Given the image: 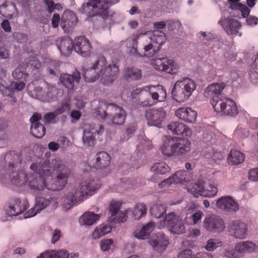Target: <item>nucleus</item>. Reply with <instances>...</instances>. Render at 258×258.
I'll list each match as a JSON object with an SVG mask.
<instances>
[{"mask_svg":"<svg viewBox=\"0 0 258 258\" xmlns=\"http://www.w3.org/2000/svg\"><path fill=\"white\" fill-rule=\"evenodd\" d=\"M56 45L61 53L65 56L69 55L74 48L73 40L69 37L57 39Z\"/></svg>","mask_w":258,"mask_h":258,"instance_id":"nucleus-29","label":"nucleus"},{"mask_svg":"<svg viewBox=\"0 0 258 258\" xmlns=\"http://www.w3.org/2000/svg\"><path fill=\"white\" fill-rule=\"evenodd\" d=\"M257 248L256 245L251 241L240 242L235 246V250L240 254L254 252Z\"/></svg>","mask_w":258,"mask_h":258,"instance_id":"nucleus-32","label":"nucleus"},{"mask_svg":"<svg viewBox=\"0 0 258 258\" xmlns=\"http://www.w3.org/2000/svg\"><path fill=\"white\" fill-rule=\"evenodd\" d=\"M145 116L149 125L161 127L166 112L162 107L150 108L146 111Z\"/></svg>","mask_w":258,"mask_h":258,"instance_id":"nucleus-8","label":"nucleus"},{"mask_svg":"<svg viewBox=\"0 0 258 258\" xmlns=\"http://www.w3.org/2000/svg\"><path fill=\"white\" fill-rule=\"evenodd\" d=\"M100 78L101 83L105 86L113 84L119 73L118 61L113 60L108 65L106 62L103 66H100Z\"/></svg>","mask_w":258,"mask_h":258,"instance_id":"nucleus-6","label":"nucleus"},{"mask_svg":"<svg viewBox=\"0 0 258 258\" xmlns=\"http://www.w3.org/2000/svg\"><path fill=\"white\" fill-rule=\"evenodd\" d=\"M113 106V115H109L104 112V120L109 124L121 125L124 123L126 117V112L121 107L112 105Z\"/></svg>","mask_w":258,"mask_h":258,"instance_id":"nucleus-10","label":"nucleus"},{"mask_svg":"<svg viewBox=\"0 0 258 258\" xmlns=\"http://www.w3.org/2000/svg\"><path fill=\"white\" fill-rule=\"evenodd\" d=\"M175 147V156H182L190 151L191 143L187 139L176 138Z\"/></svg>","mask_w":258,"mask_h":258,"instance_id":"nucleus-31","label":"nucleus"},{"mask_svg":"<svg viewBox=\"0 0 258 258\" xmlns=\"http://www.w3.org/2000/svg\"><path fill=\"white\" fill-rule=\"evenodd\" d=\"M151 244L156 250H163L169 244V241L167 237L165 234L159 233L157 238L155 240L151 242Z\"/></svg>","mask_w":258,"mask_h":258,"instance_id":"nucleus-34","label":"nucleus"},{"mask_svg":"<svg viewBox=\"0 0 258 258\" xmlns=\"http://www.w3.org/2000/svg\"><path fill=\"white\" fill-rule=\"evenodd\" d=\"M112 244L113 240L111 239L102 240L100 242L101 249L103 251H107Z\"/></svg>","mask_w":258,"mask_h":258,"instance_id":"nucleus-56","label":"nucleus"},{"mask_svg":"<svg viewBox=\"0 0 258 258\" xmlns=\"http://www.w3.org/2000/svg\"><path fill=\"white\" fill-rule=\"evenodd\" d=\"M24 66L32 71H38L40 69L41 64L39 60L33 56H30L24 62Z\"/></svg>","mask_w":258,"mask_h":258,"instance_id":"nucleus-41","label":"nucleus"},{"mask_svg":"<svg viewBox=\"0 0 258 258\" xmlns=\"http://www.w3.org/2000/svg\"><path fill=\"white\" fill-rule=\"evenodd\" d=\"M110 156L107 152H100L96 155L92 161L93 167L97 170L102 169L110 164Z\"/></svg>","mask_w":258,"mask_h":258,"instance_id":"nucleus-26","label":"nucleus"},{"mask_svg":"<svg viewBox=\"0 0 258 258\" xmlns=\"http://www.w3.org/2000/svg\"><path fill=\"white\" fill-rule=\"evenodd\" d=\"M120 204L118 202L112 201L110 203L109 209L111 213V217H114L119 213Z\"/></svg>","mask_w":258,"mask_h":258,"instance_id":"nucleus-54","label":"nucleus"},{"mask_svg":"<svg viewBox=\"0 0 258 258\" xmlns=\"http://www.w3.org/2000/svg\"><path fill=\"white\" fill-rule=\"evenodd\" d=\"M60 22V17L57 14H54L51 19L52 26L53 28H57Z\"/></svg>","mask_w":258,"mask_h":258,"instance_id":"nucleus-64","label":"nucleus"},{"mask_svg":"<svg viewBox=\"0 0 258 258\" xmlns=\"http://www.w3.org/2000/svg\"><path fill=\"white\" fill-rule=\"evenodd\" d=\"M187 190L195 197H198L199 196L204 197V195H207L205 194L204 186L202 183H195L192 185H189L187 187Z\"/></svg>","mask_w":258,"mask_h":258,"instance_id":"nucleus-42","label":"nucleus"},{"mask_svg":"<svg viewBox=\"0 0 258 258\" xmlns=\"http://www.w3.org/2000/svg\"><path fill=\"white\" fill-rule=\"evenodd\" d=\"M228 229L231 234L236 238L244 239L246 236L247 225L240 221H233L228 226Z\"/></svg>","mask_w":258,"mask_h":258,"instance_id":"nucleus-21","label":"nucleus"},{"mask_svg":"<svg viewBox=\"0 0 258 258\" xmlns=\"http://www.w3.org/2000/svg\"><path fill=\"white\" fill-rule=\"evenodd\" d=\"M12 75L16 80L26 81L28 74L26 72V71L24 70L22 66H19L14 70Z\"/></svg>","mask_w":258,"mask_h":258,"instance_id":"nucleus-48","label":"nucleus"},{"mask_svg":"<svg viewBox=\"0 0 258 258\" xmlns=\"http://www.w3.org/2000/svg\"><path fill=\"white\" fill-rule=\"evenodd\" d=\"M166 212V207L164 204H159L154 205L151 209L152 215L157 218H161Z\"/></svg>","mask_w":258,"mask_h":258,"instance_id":"nucleus-47","label":"nucleus"},{"mask_svg":"<svg viewBox=\"0 0 258 258\" xmlns=\"http://www.w3.org/2000/svg\"><path fill=\"white\" fill-rule=\"evenodd\" d=\"M70 108V100L68 99L53 112H48L44 115L43 119L45 123L46 124L51 122L55 119L57 115L61 114L66 111H69Z\"/></svg>","mask_w":258,"mask_h":258,"instance_id":"nucleus-27","label":"nucleus"},{"mask_svg":"<svg viewBox=\"0 0 258 258\" xmlns=\"http://www.w3.org/2000/svg\"><path fill=\"white\" fill-rule=\"evenodd\" d=\"M167 128L173 134L181 135L183 137H189L192 135L190 129L184 123L173 121L167 125Z\"/></svg>","mask_w":258,"mask_h":258,"instance_id":"nucleus-23","label":"nucleus"},{"mask_svg":"<svg viewBox=\"0 0 258 258\" xmlns=\"http://www.w3.org/2000/svg\"><path fill=\"white\" fill-rule=\"evenodd\" d=\"M31 133L36 138L40 139L45 134V128L41 123H34L31 125Z\"/></svg>","mask_w":258,"mask_h":258,"instance_id":"nucleus-45","label":"nucleus"},{"mask_svg":"<svg viewBox=\"0 0 258 258\" xmlns=\"http://www.w3.org/2000/svg\"><path fill=\"white\" fill-rule=\"evenodd\" d=\"M213 107L216 112L225 115L234 116L238 113L236 103L225 97H221L220 100L214 103Z\"/></svg>","mask_w":258,"mask_h":258,"instance_id":"nucleus-7","label":"nucleus"},{"mask_svg":"<svg viewBox=\"0 0 258 258\" xmlns=\"http://www.w3.org/2000/svg\"><path fill=\"white\" fill-rule=\"evenodd\" d=\"M78 255V253L69 254L67 250L63 249L58 251L48 250L40 255L41 258H74Z\"/></svg>","mask_w":258,"mask_h":258,"instance_id":"nucleus-30","label":"nucleus"},{"mask_svg":"<svg viewBox=\"0 0 258 258\" xmlns=\"http://www.w3.org/2000/svg\"><path fill=\"white\" fill-rule=\"evenodd\" d=\"M222 245V242L221 241H219L218 239L212 238L208 240L205 248L209 251H212Z\"/></svg>","mask_w":258,"mask_h":258,"instance_id":"nucleus-50","label":"nucleus"},{"mask_svg":"<svg viewBox=\"0 0 258 258\" xmlns=\"http://www.w3.org/2000/svg\"><path fill=\"white\" fill-rule=\"evenodd\" d=\"M244 158V155L242 152L235 150H231L229 154L228 161L233 165H238L243 162Z\"/></svg>","mask_w":258,"mask_h":258,"instance_id":"nucleus-38","label":"nucleus"},{"mask_svg":"<svg viewBox=\"0 0 258 258\" xmlns=\"http://www.w3.org/2000/svg\"><path fill=\"white\" fill-rule=\"evenodd\" d=\"M28 207L29 203L27 200L21 201L19 199L14 198L10 202L7 213L10 216H17L25 211Z\"/></svg>","mask_w":258,"mask_h":258,"instance_id":"nucleus-15","label":"nucleus"},{"mask_svg":"<svg viewBox=\"0 0 258 258\" xmlns=\"http://www.w3.org/2000/svg\"><path fill=\"white\" fill-rule=\"evenodd\" d=\"M100 216L93 212H86L80 219V222L87 225H92L99 220Z\"/></svg>","mask_w":258,"mask_h":258,"instance_id":"nucleus-39","label":"nucleus"},{"mask_svg":"<svg viewBox=\"0 0 258 258\" xmlns=\"http://www.w3.org/2000/svg\"><path fill=\"white\" fill-rule=\"evenodd\" d=\"M60 64V61L51 60L48 63V72L50 75L55 76V72L58 70Z\"/></svg>","mask_w":258,"mask_h":258,"instance_id":"nucleus-51","label":"nucleus"},{"mask_svg":"<svg viewBox=\"0 0 258 258\" xmlns=\"http://www.w3.org/2000/svg\"><path fill=\"white\" fill-rule=\"evenodd\" d=\"M143 40L148 42L151 41L155 46L158 47L159 50L161 46L166 41V37L165 34L160 30H155L153 32H146L142 37Z\"/></svg>","mask_w":258,"mask_h":258,"instance_id":"nucleus-20","label":"nucleus"},{"mask_svg":"<svg viewBox=\"0 0 258 258\" xmlns=\"http://www.w3.org/2000/svg\"><path fill=\"white\" fill-rule=\"evenodd\" d=\"M189 172L186 170H179L176 171L171 177L173 183L175 184L183 183L189 181Z\"/></svg>","mask_w":258,"mask_h":258,"instance_id":"nucleus-35","label":"nucleus"},{"mask_svg":"<svg viewBox=\"0 0 258 258\" xmlns=\"http://www.w3.org/2000/svg\"><path fill=\"white\" fill-rule=\"evenodd\" d=\"M119 1V0H88L84 10L90 17L100 16L102 18L105 19L109 16V8Z\"/></svg>","mask_w":258,"mask_h":258,"instance_id":"nucleus-4","label":"nucleus"},{"mask_svg":"<svg viewBox=\"0 0 258 258\" xmlns=\"http://www.w3.org/2000/svg\"><path fill=\"white\" fill-rule=\"evenodd\" d=\"M163 226L169 228L172 233L181 234L185 232L183 221L179 219L174 213H169L165 216Z\"/></svg>","mask_w":258,"mask_h":258,"instance_id":"nucleus-12","label":"nucleus"},{"mask_svg":"<svg viewBox=\"0 0 258 258\" xmlns=\"http://www.w3.org/2000/svg\"><path fill=\"white\" fill-rule=\"evenodd\" d=\"M225 87L224 83H213L209 85L206 89L205 94L207 97L211 98V104L214 106V103L220 100V98H223L221 94L222 91Z\"/></svg>","mask_w":258,"mask_h":258,"instance_id":"nucleus-17","label":"nucleus"},{"mask_svg":"<svg viewBox=\"0 0 258 258\" xmlns=\"http://www.w3.org/2000/svg\"><path fill=\"white\" fill-rule=\"evenodd\" d=\"M151 170L157 174H164L170 171V168L165 162H161L154 163Z\"/></svg>","mask_w":258,"mask_h":258,"instance_id":"nucleus-43","label":"nucleus"},{"mask_svg":"<svg viewBox=\"0 0 258 258\" xmlns=\"http://www.w3.org/2000/svg\"><path fill=\"white\" fill-rule=\"evenodd\" d=\"M127 213L126 211L124 212H119L114 217H110L111 219L110 220L113 222V223H123L126 221L127 219Z\"/></svg>","mask_w":258,"mask_h":258,"instance_id":"nucleus-52","label":"nucleus"},{"mask_svg":"<svg viewBox=\"0 0 258 258\" xmlns=\"http://www.w3.org/2000/svg\"><path fill=\"white\" fill-rule=\"evenodd\" d=\"M217 207L225 212H235L239 210V205L230 196L219 198L216 203Z\"/></svg>","mask_w":258,"mask_h":258,"instance_id":"nucleus-18","label":"nucleus"},{"mask_svg":"<svg viewBox=\"0 0 258 258\" xmlns=\"http://www.w3.org/2000/svg\"><path fill=\"white\" fill-rule=\"evenodd\" d=\"M204 216V213L201 211H199L194 213L191 215L192 223L194 225L197 224L199 221H201L202 218Z\"/></svg>","mask_w":258,"mask_h":258,"instance_id":"nucleus-58","label":"nucleus"},{"mask_svg":"<svg viewBox=\"0 0 258 258\" xmlns=\"http://www.w3.org/2000/svg\"><path fill=\"white\" fill-rule=\"evenodd\" d=\"M101 186L99 180H89L83 182L80 191H75L68 196V203L72 206L83 201L85 196H91Z\"/></svg>","mask_w":258,"mask_h":258,"instance_id":"nucleus-5","label":"nucleus"},{"mask_svg":"<svg viewBox=\"0 0 258 258\" xmlns=\"http://www.w3.org/2000/svg\"><path fill=\"white\" fill-rule=\"evenodd\" d=\"M248 178L251 181H258V167L249 170Z\"/></svg>","mask_w":258,"mask_h":258,"instance_id":"nucleus-57","label":"nucleus"},{"mask_svg":"<svg viewBox=\"0 0 258 258\" xmlns=\"http://www.w3.org/2000/svg\"><path fill=\"white\" fill-rule=\"evenodd\" d=\"M142 77V71L141 70L134 68H128L124 70L123 77L126 80H137Z\"/></svg>","mask_w":258,"mask_h":258,"instance_id":"nucleus-37","label":"nucleus"},{"mask_svg":"<svg viewBox=\"0 0 258 258\" xmlns=\"http://www.w3.org/2000/svg\"><path fill=\"white\" fill-rule=\"evenodd\" d=\"M147 212V208L146 205L144 203H140L137 204L135 207L133 215L136 220H139L142 217H144Z\"/></svg>","mask_w":258,"mask_h":258,"instance_id":"nucleus-46","label":"nucleus"},{"mask_svg":"<svg viewBox=\"0 0 258 258\" xmlns=\"http://www.w3.org/2000/svg\"><path fill=\"white\" fill-rule=\"evenodd\" d=\"M81 79L79 71H76L73 75L62 74L60 76L59 81L61 83L69 90H73L75 85L78 84Z\"/></svg>","mask_w":258,"mask_h":258,"instance_id":"nucleus-24","label":"nucleus"},{"mask_svg":"<svg viewBox=\"0 0 258 258\" xmlns=\"http://www.w3.org/2000/svg\"><path fill=\"white\" fill-rule=\"evenodd\" d=\"M74 48L78 54L86 56L90 54L92 46L88 39L84 36H80L75 39Z\"/></svg>","mask_w":258,"mask_h":258,"instance_id":"nucleus-19","label":"nucleus"},{"mask_svg":"<svg viewBox=\"0 0 258 258\" xmlns=\"http://www.w3.org/2000/svg\"><path fill=\"white\" fill-rule=\"evenodd\" d=\"M134 92L135 94L140 93L142 98L147 97L139 103L141 107L151 106L164 101L167 95L166 89L162 85L146 86L142 90L137 89Z\"/></svg>","mask_w":258,"mask_h":258,"instance_id":"nucleus-2","label":"nucleus"},{"mask_svg":"<svg viewBox=\"0 0 258 258\" xmlns=\"http://www.w3.org/2000/svg\"><path fill=\"white\" fill-rule=\"evenodd\" d=\"M35 94H32L31 96L33 98L42 101L49 102L54 101V96H48L46 93V91H43L41 88L37 87L35 90Z\"/></svg>","mask_w":258,"mask_h":258,"instance_id":"nucleus-40","label":"nucleus"},{"mask_svg":"<svg viewBox=\"0 0 258 258\" xmlns=\"http://www.w3.org/2000/svg\"><path fill=\"white\" fill-rule=\"evenodd\" d=\"M219 23L229 35H236L238 34L241 36L242 33L239 32L241 28V23L237 20L232 18H225L219 22Z\"/></svg>","mask_w":258,"mask_h":258,"instance_id":"nucleus-14","label":"nucleus"},{"mask_svg":"<svg viewBox=\"0 0 258 258\" xmlns=\"http://www.w3.org/2000/svg\"><path fill=\"white\" fill-rule=\"evenodd\" d=\"M203 224L206 230L211 232H220L225 228L223 219L213 214L207 216L204 220Z\"/></svg>","mask_w":258,"mask_h":258,"instance_id":"nucleus-11","label":"nucleus"},{"mask_svg":"<svg viewBox=\"0 0 258 258\" xmlns=\"http://www.w3.org/2000/svg\"><path fill=\"white\" fill-rule=\"evenodd\" d=\"M232 10L240 11L241 13V15L244 18L247 17L250 13L249 9L245 5L241 3H239L238 5H236V8L232 9Z\"/></svg>","mask_w":258,"mask_h":258,"instance_id":"nucleus-55","label":"nucleus"},{"mask_svg":"<svg viewBox=\"0 0 258 258\" xmlns=\"http://www.w3.org/2000/svg\"><path fill=\"white\" fill-rule=\"evenodd\" d=\"M224 254L227 258H238L240 254L234 249L226 251Z\"/></svg>","mask_w":258,"mask_h":258,"instance_id":"nucleus-61","label":"nucleus"},{"mask_svg":"<svg viewBox=\"0 0 258 258\" xmlns=\"http://www.w3.org/2000/svg\"><path fill=\"white\" fill-rule=\"evenodd\" d=\"M106 62L107 61L104 56H98L97 59L92 63L91 67L86 69H83L84 80L86 82L92 83L98 80L100 78V72L97 73L96 69H99L100 66L105 64Z\"/></svg>","mask_w":258,"mask_h":258,"instance_id":"nucleus-9","label":"nucleus"},{"mask_svg":"<svg viewBox=\"0 0 258 258\" xmlns=\"http://www.w3.org/2000/svg\"><path fill=\"white\" fill-rule=\"evenodd\" d=\"M175 115L188 123L195 122L197 117L196 111L188 107H180L177 109L175 111Z\"/></svg>","mask_w":258,"mask_h":258,"instance_id":"nucleus-25","label":"nucleus"},{"mask_svg":"<svg viewBox=\"0 0 258 258\" xmlns=\"http://www.w3.org/2000/svg\"><path fill=\"white\" fill-rule=\"evenodd\" d=\"M57 89L54 87H48L46 90V93L48 96H54V100L57 98L56 94H57Z\"/></svg>","mask_w":258,"mask_h":258,"instance_id":"nucleus-62","label":"nucleus"},{"mask_svg":"<svg viewBox=\"0 0 258 258\" xmlns=\"http://www.w3.org/2000/svg\"><path fill=\"white\" fill-rule=\"evenodd\" d=\"M176 138H166L163 140L160 150L163 154L170 157L175 156Z\"/></svg>","mask_w":258,"mask_h":258,"instance_id":"nucleus-28","label":"nucleus"},{"mask_svg":"<svg viewBox=\"0 0 258 258\" xmlns=\"http://www.w3.org/2000/svg\"><path fill=\"white\" fill-rule=\"evenodd\" d=\"M0 89L2 94L5 96H11L14 92L13 84L10 87L7 86L6 82L0 77Z\"/></svg>","mask_w":258,"mask_h":258,"instance_id":"nucleus-49","label":"nucleus"},{"mask_svg":"<svg viewBox=\"0 0 258 258\" xmlns=\"http://www.w3.org/2000/svg\"><path fill=\"white\" fill-rule=\"evenodd\" d=\"M192 251L190 249H185L178 254V258H192Z\"/></svg>","mask_w":258,"mask_h":258,"instance_id":"nucleus-60","label":"nucleus"},{"mask_svg":"<svg viewBox=\"0 0 258 258\" xmlns=\"http://www.w3.org/2000/svg\"><path fill=\"white\" fill-rule=\"evenodd\" d=\"M249 79L253 83H256L258 81V72L252 68L250 70Z\"/></svg>","mask_w":258,"mask_h":258,"instance_id":"nucleus-59","label":"nucleus"},{"mask_svg":"<svg viewBox=\"0 0 258 258\" xmlns=\"http://www.w3.org/2000/svg\"><path fill=\"white\" fill-rule=\"evenodd\" d=\"M156 224L154 222H150L144 226L138 232H135L134 235L136 238L146 239L149 236L150 234L153 231Z\"/></svg>","mask_w":258,"mask_h":258,"instance_id":"nucleus-33","label":"nucleus"},{"mask_svg":"<svg viewBox=\"0 0 258 258\" xmlns=\"http://www.w3.org/2000/svg\"><path fill=\"white\" fill-rule=\"evenodd\" d=\"M104 128L102 125H93L89 130H85L83 140L85 145L87 146L93 147L95 144V136L97 134L102 135L104 132Z\"/></svg>","mask_w":258,"mask_h":258,"instance_id":"nucleus-16","label":"nucleus"},{"mask_svg":"<svg viewBox=\"0 0 258 258\" xmlns=\"http://www.w3.org/2000/svg\"><path fill=\"white\" fill-rule=\"evenodd\" d=\"M4 160L8 168L0 169V179L8 178L12 184L25 185L35 195L41 194L44 190H59L67 183L71 171L61 161L54 159L51 164L47 159H40L33 163L30 168L33 171L26 174L21 170L22 163L16 151L5 155Z\"/></svg>","mask_w":258,"mask_h":258,"instance_id":"nucleus-1","label":"nucleus"},{"mask_svg":"<svg viewBox=\"0 0 258 258\" xmlns=\"http://www.w3.org/2000/svg\"><path fill=\"white\" fill-rule=\"evenodd\" d=\"M196 82L189 78H182L177 81L174 84L172 95L173 98L178 102H183L186 100L196 89Z\"/></svg>","mask_w":258,"mask_h":258,"instance_id":"nucleus-3","label":"nucleus"},{"mask_svg":"<svg viewBox=\"0 0 258 258\" xmlns=\"http://www.w3.org/2000/svg\"><path fill=\"white\" fill-rule=\"evenodd\" d=\"M153 68L158 71L173 74L176 73V64L173 59L167 57L158 58L152 60Z\"/></svg>","mask_w":258,"mask_h":258,"instance_id":"nucleus-13","label":"nucleus"},{"mask_svg":"<svg viewBox=\"0 0 258 258\" xmlns=\"http://www.w3.org/2000/svg\"><path fill=\"white\" fill-rule=\"evenodd\" d=\"M111 231V227L110 226L105 224L100 225L96 228L92 233L93 239H97L100 237L105 235Z\"/></svg>","mask_w":258,"mask_h":258,"instance_id":"nucleus-44","label":"nucleus"},{"mask_svg":"<svg viewBox=\"0 0 258 258\" xmlns=\"http://www.w3.org/2000/svg\"><path fill=\"white\" fill-rule=\"evenodd\" d=\"M50 200V198L38 197L36 199V203L34 207L25 214V218H28L35 216L38 213L46 208L50 204L51 201H53V198H51Z\"/></svg>","mask_w":258,"mask_h":258,"instance_id":"nucleus-22","label":"nucleus"},{"mask_svg":"<svg viewBox=\"0 0 258 258\" xmlns=\"http://www.w3.org/2000/svg\"><path fill=\"white\" fill-rule=\"evenodd\" d=\"M212 255L205 251L200 252L196 254L193 255L192 258H212Z\"/></svg>","mask_w":258,"mask_h":258,"instance_id":"nucleus-63","label":"nucleus"},{"mask_svg":"<svg viewBox=\"0 0 258 258\" xmlns=\"http://www.w3.org/2000/svg\"><path fill=\"white\" fill-rule=\"evenodd\" d=\"M205 194L207 195H204V197H213L216 196L218 192L217 186L213 183H210L208 186L205 189Z\"/></svg>","mask_w":258,"mask_h":258,"instance_id":"nucleus-53","label":"nucleus"},{"mask_svg":"<svg viewBox=\"0 0 258 258\" xmlns=\"http://www.w3.org/2000/svg\"><path fill=\"white\" fill-rule=\"evenodd\" d=\"M144 42V52L143 54L140 55V56L152 57L160 50L151 41Z\"/></svg>","mask_w":258,"mask_h":258,"instance_id":"nucleus-36","label":"nucleus"}]
</instances>
